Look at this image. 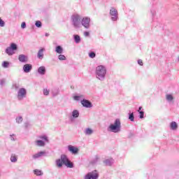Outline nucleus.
I'll return each instance as SVG.
<instances>
[{
    "label": "nucleus",
    "instance_id": "obj_16",
    "mask_svg": "<svg viewBox=\"0 0 179 179\" xmlns=\"http://www.w3.org/2000/svg\"><path fill=\"white\" fill-rule=\"evenodd\" d=\"M43 156H45V151H41L32 156L33 159H38L40 157H43Z\"/></svg>",
    "mask_w": 179,
    "mask_h": 179
},
{
    "label": "nucleus",
    "instance_id": "obj_32",
    "mask_svg": "<svg viewBox=\"0 0 179 179\" xmlns=\"http://www.w3.org/2000/svg\"><path fill=\"white\" fill-rule=\"evenodd\" d=\"M58 59H59V61H65L66 60V57H65L64 55H59L58 56Z\"/></svg>",
    "mask_w": 179,
    "mask_h": 179
},
{
    "label": "nucleus",
    "instance_id": "obj_45",
    "mask_svg": "<svg viewBox=\"0 0 179 179\" xmlns=\"http://www.w3.org/2000/svg\"><path fill=\"white\" fill-rule=\"evenodd\" d=\"M59 93V92L58 91L57 92V93H54V92H53V96H58Z\"/></svg>",
    "mask_w": 179,
    "mask_h": 179
},
{
    "label": "nucleus",
    "instance_id": "obj_41",
    "mask_svg": "<svg viewBox=\"0 0 179 179\" xmlns=\"http://www.w3.org/2000/svg\"><path fill=\"white\" fill-rule=\"evenodd\" d=\"M84 36L85 37H89V36H90V33H89V31H85L84 32Z\"/></svg>",
    "mask_w": 179,
    "mask_h": 179
},
{
    "label": "nucleus",
    "instance_id": "obj_40",
    "mask_svg": "<svg viewBox=\"0 0 179 179\" xmlns=\"http://www.w3.org/2000/svg\"><path fill=\"white\" fill-rule=\"evenodd\" d=\"M0 85L1 86H3V85H5V79L0 80Z\"/></svg>",
    "mask_w": 179,
    "mask_h": 179
},
{
    "label": "nucleus",
    "instance_id": "obj_39",
    "mask_svg": "<svg viewBox=\"0 0 179 179\" xmlns=\"http://www.w3.org/2000/svg\"><path fill=\"white\" fill-rule=\"evenodd\" d=\"M138 65H141V66H143V62L142 61V59H138Z\"/></svg>",
    "mask_w": 179,
    "mask_h": 179
},
{
    "label": "nucleus",
    "instance_id": "obj_42",
    "mask_svg": "<svg viewBox=\"0 0 179 179\" xmlns=\"http://www.w3.org/2000/svg\"><path fill=\"white\" fill-rule=\"evenodd\" d=\"M21 27L22 29H24L26 27V22H22Z\"/></svg>",
    "mask_w": 179,
    "mask_h": 179
},
{
    "label": "nucleus",
    "instance_id": "obj_6",
    "mask_svg": "<svg viewBox=\"0 0 179 179\" xmlns=\"http://www.w3.org/2000/svg\"><path fill=\"white\" fill-rule=\"evenodd\" d=\"M60 159L62 160L63 164H65L66 167H69V169H73V163H72L69 159H68L66 155H62Z\"/></svg>",
    "mask_w": 179,
    "mask_h": 179
},
{
    "label": "nucleus",
    "instance_id": "obj_33",
    "mask_svg": "<svg viewBox=\"0 0 179 179\" xmlns=\"http://www.w3.org/2000/svg\"><path fill=\"white\" fill-rule=\"evenodd\" d=\"M174 98L173 97V95L171 94H166V100L167 101H173V99Z\"/></svg>",
    "mask_w": 179,
    "mask_h": 179
},
{
    "label": "nucleus",
    "instance_id": "obj_4",
    "mask_svg": "<svg viewBox=\"0 0 179 179\" xmlns=\"http://www.w3.org/2000/svg\"><path fill=\"white\" fill-rule=\"evenodd\" d=\"M17 50V45L16 43H10L9 47H7L6 49V54H8L9 56L13 55L15 51Z\"/></svg>",
    "mask_w": 179,
    "mask_h": 179
},
{
    "label": "nucleus",
    "instance_id": "obj_18",
    "mask_svg": "<svg viewBox=\"0 0 179 179\" xmlns=\"http://www.w3.org/2000/svg\"><path fill=\"white\" fill-rule=\"evenodd\" d=\"M170 128L172 131H176L178 128V124L176 122H171L170 123Z\"/></svg>",
    "mask_w": 179,
    "mask_h": 179
},
{
    "label": "nucleus",
    "instance_id": "obj_34",
    "mask_svg": "<svg viewBox=\"0 0 179 179\" xmlns=\"http://www.w3.org/2000/svg\"><path fill=\"white\" fill-rule=\"evenodd\" d=\"M2 66H3V68H9L8 62H6V61L3 62Z\"/></svg>",
    "mask_w": 179,
    "mask_h": 179
},
{
    "label": "nucleus",
    "instance_id": "obj_7",
    "mask_svg": "<svg viewBox=\"0 0 179 179\" xmlns=\"http://www.w3.org/2000/svg\"><path fill=\"white\" fill-rule=\"evenodd\" d=\"M99 171L97 170H94L87 173L84 176V179H99Z\"/></svg>",
    "mask_w": 179,
    "mask_h": 179
},
{
    "label": "nucleus",
    "instance_id": "obj_17",
    "mask_svg": "<svg viewBox=\"0 0 179 179\" xmlns=\"http://www.w3.org/2000/svg\"><path fill=\"white\" fill-rule=\"evenodd\" d=\"M105 166H111L114 164V159L113 158L106 159L103 161Z\"/></svg>",
    "mask_w": 179,
    "mask_h": 179
},
{
    "label": "nucleus",
    "instance_id": "obj_20",
    "mask_svg": "<svg viewBox=\"0 0 179 179\" xmlns=\"http://www.w3.org/2000/svg\"><path fill=\"white\" fill-rule=\"evenodd\" d=\"M55 163L58 169H61L62 167V164H64V162H62V159H57Z\"/></svg>",
    "mask_w": 179,
    "mask_h": 179
},
{
    "label": "nucleus",
    "instance_id": "obj_30",
    "mask_svg": "<svg viewBox=\"0 0 179 179\" xmlns=\"http://www.w3.org/2000/svg\"><path fill=\"white\" fill-rule=\"evenodd\" d=\"M39 139H42L43 141H45V142L48 143L49 142L48 137H47V136L45 135L39 136Z\"/></svg>",
    "mask_w": 179,
    "mask_h": 179
},
{
    "label": "nucleus",
    "instance_id": "obj_28",
    "mask_svg": "<svg viewBox=\"0 0 179 179\" xmlns=\"http://www.w3.org/2000/svg\"><path fill=\"white\" fill-rule=\"evenodd\" d=\"M34 173L36 176H43V172L41 171V170L35 169L34 171Z\"/></svg>",
    "mask_w": 179,
    "mask_h": 179
},
{
    "label": "nucleus",
    "instance_id": "obj_25",
    "mask_svg": "<svg viewBox=\"0 0 179 179\" xmlns=\"http://www.w3.org/2000/svg\"><path fill=\"white\" fill-rule=\"evenodd\" d=\"M73 39L76 44L80 43V36L79 35H73Z\"/></svg>",
    "mask_w": 179,
    "mask_h": 179
},
{
    "label": "nucleus",
    "instance_id": "obj_9",
    "mask_svg": "<svg viewBox=\"0 0 179 179\" xmlns=\"http://www.w3.org/2000/svg\"><path fill=\"white\" fill-rule=\"evenodd\" d=\"M110 15L111 16V20H113V22L117 21V20L118 19V11H117L115 8H110Z\"/></svg>",
    "mask_w": 179,
    "mask_h": 179
},
{
    "label": "nucleus",
    "instance_id": "obj_23",
    "mask_svg": "<svg viewBox=\"0 0 179 179\" xmlns=\"http://www.w3.org/2000/svg\"><path fill=\"white\" fill-rule=\"evenodd\" d=\"M55 52L57 54H62L64 52V49L61 47V45H57L55 48Z\"/></svg>",
    "mask_w": 179,
    "mask_h": 179
},
{
    "label": "nucleus",
    "instance_id": "obj_26",
    "mask_svg": "<svg viewBox=\"0 0 179 179\" xmlns=\"http://www.w3.org/2000/svg\"><path fill=\"white\" fill-rule=\"evenodd\" d=\"M84 134H85L86 135H92L93 134V129L90 128H87L85 129Z\"/></svg>",
    "mask_w": 179,
    "mask_h": 179
},
{
    "label": "nucleus",
    "instance_id": "obj_24",
    "mask_svg": "<svg viewBox=\"0 0 179 179\" xmlns=\"http://www.w3.org/2000/svg\"><path fill=\"white\" fill-rule=\"evenodd\" d=\"M10 162L12 163H16V162H17V156L15 154H12L10 156Z\"/></svg>",
    "mask_w": 179,
    "mask_h": 179
},
{
    "label": "nucleus",
    "instance_id": "obj_27",
    "mask_svg": "<svg viewBox=\"0 0 179 179\" xmlns=\"http://www.w3.org/2000/svg\"><path fill=\"white\" fill-rule=\"evenodd\" d=\"M15 121L17 124H22L23 122V117L22 116H18L15 118Z\"/></svg>",
    "mask_w": 179,
    "mask_h": 179
},
{
    "label": "nucleus",
    "instance_id": "obj_5",
    "mask_svg": "<svg viewBox=\"0 0 179 179\" xmlns=\"http://www.w3.org/2000/svg\"><path fill=\"white\" fill-rule=\"evenodd\" d=\"M26 96H27V90L25 88H20L18 90L17 99L19 101H22L23 99H26Z\"/></svg>",
    "mask_w": 179,
    "mask_h": 179
},
{
    "label": "nucleus",
    "instance_id": "obj_43",
    "mask_svg": "<svg viewBox=\"0 0 179 179\" xmlns=\"http://www.w3.org/2000/svg\"><path fill=\"white\" fill-rule=\"evenodd\" d=\"M29 127H30V123H29V122H25V123H24V127H25V128H29Z\"/></svg>",
    "mask_w": 179,
    "mask_h": 179
},
{
    "label": "nucleus",
    "instance_id": "obj_12",
    "mask_svg": "<svg viewBox=\"0 0 179 179\" xmlns=\"http://www.w3.org/2000/svg\"><path fill=\"white\" fill-rule=\"evenodd\" d=\"M68 150L70 151L72 155H78L79 153V148L73 145H69Z\"/></svg>",
    "mask_w": 179,
    "mask_h": 179
},
{
    "label": "nucleus",
    "instance_id": "obj_19",
    "mask_svg": "<svg viewBox=\"0 0 179 179\" xmlns=\"http://www.w3.org/2000/svg\"><path fill=\"white\" fill-rule=\"evenodd\" d=\"M73 100L76 101H80V100H83L85 99V96L80 94V95H76L73 97Z\"/></svg>",
    "mask_w": 179,
    "mask_h": 179
},
{
    "label": "nucleus",
    "instance_id": "obj_22",
    "mask_svg": "<svg viewBox=\"0 0 179 179\" xmlns=\"http://www.w3.org/2000/svg\"><path fill=\"white\" fill-rule=\"evenodd\" d=\"M36 146H40V147H44L45 146V143L41 140H38L35 142Z\"/></svg>",
    "mask_w": 179,
    "mask_h": 179
},
{
    "label": "nucleus",
    "instance_id": "obj_1",
    "mask_svg": "<svg viewBox=\"0 0 179 179\" xmlns=\"http://www.w3.org/2000/svg\"><path fill=\"white\" fill-rule=\"evenodd\" d=\"M107 73V69L103 65H100L96 67L95 76L96 79L103 81L106 79V75Z\"/></svg>",
    "mask_w": 179,
    "mask_h": 179
},
{
    "label": "nucleus",
    "instance_id": "obj_47",
    "mask_svg": "<svg viewBox=\"0 0 179 179\" xmlns=\"http://www.w3.org/2000/svg\"><path fill=\"white\" fill-rule=\"evenodd\" d=\"M45 37H48V36H50V34L45 33Z\"/></svg>",
    "mask_w": 179,
    "mask_h": 179
},
{
    "label": "nucleus",
    "instance_id": "obj_14",
    "mask_svg": "<svg viewBox=\"0 0 179 179\" xmlns=\"http://www.w3.org/2000/svg\"><path fill=\"white\" fill-rule=\"evenodd\" d=\"M44 51H45V48H41L38 51L37 58L38 59H43L44 58Z\"/></svg>",
    "mask_w": 179,
    "mask_h": 179
},
{
    "label": "nucleus",
    "instance_id": "obj_36",
    "mask_svg": "<svg viewBox=\"0 0 179 179\" xmlns=\"http://www.w3.org/2000/svg\"><path fill=\"white\" fill-rule=\"evenodd\" d=\"M0 27H5V21L0 18Z\"/></svg>",
    "mask_w": 179,
    "mask_h": 179
},
{
    "label": "nucleus",
    "instance_id": "obj_37",
    "mask_svg": "<svg viewBox=\"0 0 179 179\" xmlns=\"http://www.w3.org/2000/svg\"><path fill=\"white\" fill-rule=\"evenodd\" d=\"M44 96H48L50 94V91L47 89L43 90Z\"/></svg>",
    "mask_w": 179,
    "mask_h": 179
},
{
    "label": "nucleus",
    "instance_id": "obj_10",
    "mask_svg": "<svg viewBox=\"0 0 179 179\" xmlns=\"http://www.w3.org/2000/svg\"><path fill=\"white\" fill-rule=\"evenodd\" d=\"M81 104L83 107H85V108H92V107H93V104H92V102L85 99L81 100Z\"/></svg>",
    "mask_w": 179,
    "mask_h": 179
},
{
    "label": "nucleus",
    "instance_id": "obj_29",
    "mask_svg": "<svg viewBox=\"0 0 179 179\" xmlns=\"http://www.w3.org/2000/svg\"><path fill=\"white\" fill-rule=\"evenodd\" d=\"M129 120H130L131 122L135 121V116L134 115V113H129Z\"/></svg>",
    "mask_w": 179,
    "mask_h": 179
},
{
    "label": "nucleus",
    "instance_id": "obj_38",
    "mask_svg": "<svg viewBox=\"0 0 179 179\" xmlns=\"http://www.w3.org/2000/svg\"><path fill=\"white\" fill-rule=\"evenodd\" d=\"M138 113H139V114H140L139 118H141V119L143 118V117H144V115H145V112H143V111H139Z\"/></svg>",
    "mask_w": 179,
    "mask_h": 179
},
{
    "label": "nucleus",
    "instance_id": "obj_15",
    "mask_svg": "<svg viewBox=\"0 0 179 179\" xmlns=\"http://www.w3.org/2000/svg\"><path fill=\"white\" fill-rule=\"evenodd\" d=\"M46 72H47V69H45V66H40L38 69V73L39 75H41L42 76L45 75Z\"/></svg>",
    "mask_w": 179,
    "mask_h": 179
},
{
    "label": "nucleus",
    "instance_id": "obj_46",
    "mask_svg": "<svg viewBox=\"0 0 179 179\" xmlns=\"http://www.w3.org/2000/svg\"><path fill=\"white\" fill-rule=\"evenodd\" d=\"M142 110V106H140V107L138 108V112L139 113V111H142V110Z\"/></svg>",
    "mask_w": 179,
    "mask_h": 179
},
{
    "label": "nucleus",
    "instance_id": "obj_11",
    "mask_svg": "<svg viewBox=\"0 0 179 179\" xmlns=\"http://www.w3.org/2000/svg\"><path fill=\"white\" fill-rule=\"evenodd\" d=\"M31 69H33V66L30 64H24L22 67L24 73H29L31 71Z\"/></svg>",
    "mask_w": 179,
    "mask_h": 179
},
{
    "label": "nucleus",
    "instance_id": "obj_44",
    "mask_svg": "<svg viewBox=\"0 0 179 179\" xmlns=\"http://www.w3.org/2000/svg\"><path fill=\"white\" fill-rule=\"evenodd\" d=\"M13 136H15L14 134L10 135V141H15V138Z\"/></svg>",
    "mask_w": 179,
    "mask_h": 179
},
{
    "label": "nucleus",
    "instance_id": "obj_2",
    "mask_svg": "<svg viewBox=\"0 0 179 179\" xmlns=\"http://www.w3.org/2000/svg\"><path fill=\"white\" fill-rule=\"evenodd\" d=\"M108 131L109 132H114V134L121 132V120L120 119H116L113 124L109 125Z\"/></svg>",
    "mask_w": 179,
    "mask_h": 179
},
{
    "label": "nucleus",
    "instance_id": "obj_8",
    "mask_svg": "<svg viewBox=\"0 0 179 179\" xmlns=\"http://www.w3.org/2000/svg\"><path fill=\"white\" fill-rule=\"evenodd\" d=\"M81 24L85 29H90V18L89 17H83L81 20Z\"/></svg>",
    "mask_w": 179,
    "mask_h": 179
},
{
    "label": "nucleus",
    "instance_id": "obj_31",
    "mask_svg": "<svg viewBox=\"0 0 179 179\" xmlns=\"http://www.w3.org/2000/svg\"><path fill=\"white\" fill-rule=\"evenodd\" d=\"M35 26H36V27H38V28H40V27H41L43 26V24L41 23V21L37 20V21H36V22H35Z\"/></svg>",
    "mask_w": 179,
    "mask_h": 179
},
{
    "label": "nucleus",
    "instance_id": "obj_3",
    "mask_svg": "<svg viewBox=\"0 0 179 179\" xmlns=\"http://www.w3.org/2000/svg\"><path fill=\"white\" fill-rule=\"evenodd\" d=\"M71 23L75 29H80L82 24L80 23V15L78 14L71 16Z\"/></svg>",
    "mask_w": 179,
    "mask_h": 179
},
{
    "label": "nucleus",
    "instance_id": "obj_35",
    "mask_svg": "<svg viewBox=\"0 0 179 179\" xmlns=\"http://www.w3.org/2000/svg\"><path fill=\"white\" fill-rule=\"evenodd\" d=\"M90 58H96V53L94 52H91L89 53Z\"/></svg>",
    "mask_w": 179,
    "mask_h": 179
},
{
    "label": "nucleus",
    "instance_id": "obj_21",
    "mask_svg": "<svg viewBox=\"0 0 179 179\" xmlns=\"http://www.w3.org/2000/svg\"><path fill=\"white\" fill-rule=\"evenodd\" d=\"M71 117L73 118H78L79 117V110H73L71 113Z\"/></svg>",
    "mask_w": 179,
    "mask_h": 179
},
{
    "label": "nucleus",
    "instance_id": "obj_13",
    "mask_svg": "<svg viewBox=\"0 0 179 179\" xmlns=\"http://www.w3.org/2000/svg\"><path fill=\"white\" fill-rule=\"evenodd\" d=\"M18 61H20V62H22L23 64H26V62L29 61V57L26 56V55H20L18 56Z\"/></svg>",
    "mask_w": 179,
    "mask_h": 179
}]
</instances>
